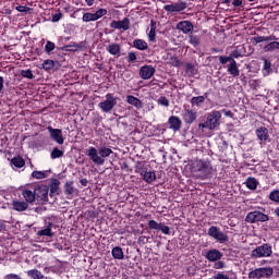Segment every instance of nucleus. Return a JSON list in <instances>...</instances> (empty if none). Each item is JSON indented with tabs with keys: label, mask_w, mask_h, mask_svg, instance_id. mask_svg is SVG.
Masks as SVG:
<instances>
[{
	"label": "nucleus",
	"mask_w": 279,
	"mask_h": 279,
	"mask_svg": "<svg viewBox=\"0 0 279 279\" xmlns=\"http://www.w3.org/2000/svg\"><path fill=\"white\" fill-rule=\"evenodd\" d=\"M126 104L130 106H134L137 110H141L143 108V101L132 95L126 96Z\"/></svg>",
	"instance_id": "20"
},
{
	"label": "nucleus",
	"mask_w": 279,
	"mask_h": 279,
	"mask_svg": "<svg viewBox=\"0 0 279 279\" xmlns=\"http://www.w3.org/2000/svg\"><path fill=\"white\" fill-rule=\"evenodd\" d=\"M12 165H14V167H16L17 169H21L23 167H25V160L22 157H14L11 160Z\"/></svg>",
	"instance_id": "36"
},
{
	"label": "nucleus",
	"mask_w": 279,
	"mask_h": 279,
	"mask_svg": "<svg viewBox=\"0 0 279 279\" xmlns=\"http://www.w3.org/2000/svg\"><path fill=\"white\" fill-rule=\"evenodd\" d=\"M226 58H227V62H230V64H232V62H236V61L234 60V57H232L231 53H230L229 57H226Z\"/></svg>",
	"instance_id": "62"
},
{
	"label": "nucleus",
	"mask_w": 279,
	"mask_h": 279,
	"mask_svg": "<svg viewBox=\"0 0 279 279\" xmlns=\"http://www.w3.org/2000/svg\"><path fill=\"white\" fill-rule=\"evenodd\" d=\"M245 184L246 189H250V191H256L258 187V181L254 178H247Z\"/></svg>",
	"instance_id": "30"
},
{
	"label": "nucleus",
	"mask_w": 279,
	"mask_h": 279,
	"mask_svg": "<svg viewBox=\"0 0 279 279\" xmlns=\"http://www.w3.org/2000/svg\"><path fill=\"white\" fill-rule=\"evenodd\" d=\"M148 228H149V230H159L160 223H158V221H156V220H149Z\"/></svg>",
	"instance_id": "48"
},
{
	"label": "nucleus",
	"mask_w": 279,
	"mask_h": 279,
	"mask_svg": "<svg viewBox=\"0 0 279 279\" xmlns=\"http://www.w3.org/2000/svg\"><path fill=\"white\" fill-rule=\"evenodd\" d=\"M207 234L208 236H211V239H215V241L218 243H228V241H230L228 234L223 233L219 227L211 226L208 229Z\"/></svg>",
	"instance_id": "4"
},
{
	"label": "nucleus",
	"mask_w": 279,
	"mask_h": 279,
	"mask_svg": "<svg viewBox=\"0 0 279 279\" xmlns=\"http://www.w3.org/2000/svg\"><path fill=\"white\" fill-rule=\"evenodd\" d=\"M226 267V262H221L220 259L214 264V269H223Z\"/></svg>",
	"instance_id": "50"
},
{
	"label": "nucleus",
	"mask_w": 279,
	"mask_h": 279,
	"mask_svg": "<svg viewBox=\"0 0 279 279\" xmlns=\"http://www.w3.org/2000/svg\"><path fill=\"white\" fill-rule=\"evenodd\" d=\"M199 130H210V124H208V120H206L204 123L198 124Z\"/></svg>",
	"instance_id": "54"
},
{
	"label": "nucleus",
	"mask_w": 279,
	"mask_h": 279,
	"mask_svg": "<svg viewBox=\"0 0 279 279\" xmlns=\"http://www.w3.org/2000/svg\"><path fill=\"white\" fill-rule=\"evenodd\" d=\"M221 112L225 114V117H229L230 119L234 117V113H232L230 110L222 109Z\"/></svg>",
	"instance_id": "57"
},
{
	"label": "nucleus",
	"mask_w": 279,
	"mask_h": 279,
	"mask_svg": "<svg viewBox=\"0 0 279 279\" xmlns=\"http://www.w3.org/2000/svg\"><path fill=\"white\" fill-rule=\"evenodd\" d=\"M232 5L233 8H243V0H233Z\"/></svg>",
	"instance_id": "55"
},
{
	"label": "nucleus",
	"mask_w": 279,
	"mask_h": 279,
	"mask_svg": "<svg viewBox=\"0 0 279 279\" xmlns=\"http://www.w3.org/2000/svg\"><path fill=\"white\" fill-rule=\"evenodd\" d=\"M15 10L17 12H29V10H32V8L25 7V5H19V7L15 8Z\"/></svg>",
	"instance_id": "52"
},
{
	"label": "nucleus",
	"mask_w": 279,
	"mask_h": 279,
	"mask_svg": "<svg viewBox=\"0 0 279 279\" xmlns=\"http://www.w3.org/2000/svg\"><path fill=\"white\" fill-rule=\"evenodd\" d=\"M206 120L210 130H219V125H221V111L213 110L207 114Z\"/></svg>",
	"instance_id": "6"
},
{
	"label": "nucleus",
	"mask_w": 279,
	"mask_h": 279,
	"mask_svg": "<svg viewBox=\"0 0 279 279\" xmlns=\"http://www.w3.org/2000/svg\"><path fill=\"white\" fill-rule=\"evenodd\" d=\"M76 49H86V41H81L80 44L74 45Z\"/></svg>",
	"instance_id": "60"
},
{
	"label": "nucleus",
	"mask_w": 279,
	"mask_h": 279,
	"mask_svg": "<svg viewBox=\"0 0 279 279\" xmlns=\"http://www.w3.org/2000/svg\"><path fill=\"white\" fill-rule=\"evenodd\" d=\"M192 172H194L196 178L206 180L213 173V165H210L209 160L196 159L192 163Z\"/></svg>",
	"instance_id": "2"
},
{
	"label": "nucleus",
	"mask_w": 279,
	"mask_h": 279,
	"mask_svg": "<svg viewBox=\"0 0 279 279\" xmlns=\"http://www.w3.org/2000/svg\"><path fill=\"white\" fill-rule=\"evenodd\" d=\"M110 27L112 29H123L124 32H128V29H130V19L124 17L121 21H112Z\"/></svg>",
	"instance_id": "15"
},
{
	"label": "nucleus",
	"mask_w": 279,
	"mask_h": 279,
	"mask_svg": "<svg viewBox=\"0 0 279 279\" xmlns=\"http://www.w3.org/2000/svg\"><path fill=\"white\" fill-rule=\"evenodd\" d=\"M199 43H201L199 36L193 35V34L190 35V44H192L193 47H199Z\"/></svg>",
	"instance_id": "42"
},
{
	"label": "nucleus",
	"mask_w": 279,
	"mask_h": 279,
	"mask_svg": "<svg viewBox=\"0 0 279 279\" xmlns=\"http://www.w3.org/2000/svg\"><path fill=\"white\" fill-rule=\"evenodd\" d=\"M171 64H172V66H180V60H178V58H175V57H172Z\"/></svg>",
	"instance_id": "59"
},
{
	"label": "nucleus",
	"mask_w": 279,
	"mask_h": 279,
	"mask_svg": "<svg viewBox=\"0 0 279 279\" xmlns=\"http://www.w3.org/2000/svg\"><path fill=\"white\" fill-rule=\"evenodd\" d=\"M141 175L147 184H151V182H156V172L154 171H142Z\"/></svg>",
	"instance_id": "22"
},
{
	"label": "nucleus",
	"mask_w": 279,
	"mask_h": 279,
	"mask_svg": "<svg viewBox=\"0 0 279 279\" xmlns=\"http://www.w3.org/2000/svg\"><path fill=\"white\" fill-rule=\"evenodd\" d=\"M182 119L184 123L191 125L192 123H195V121H197V112L193 111L189 107H184L182 111Z\"/></svg>",
	"instance_id": "11"
},
{
	"label": "nucleus",
	"mask_w": 279,
	"mask_h": 279,
	"mask_svg": "<svg viewBox=\"0 0 279 279\" xmlns=\"http://www.w3.org/2000/svg\"><path fill=\"white\" fill-rule=\"evenodd\" d=\"M64 193L65 195H73V193H75V187H73V181L65 183Z\"/></svg>",
	"instance_id": "40"
},
{
	"label": "nucleus",
	"mask_w": 279,
	"mask_h": 279,
	"mask_svg": "<svg viewBox=\"0 0 279 279\" xmlns=\"http://www.w3.org/2000/svg\"><path fill=\"white\" fill-rule=\"evenodd\" d=\"M21 75L27 80H34V72H32V70H22Z\"/></svg>",
	"instance_id": "46"
},
{
	"label": "nucleus",
	"mask_w": 279,
	"mask_h": 279,
	"mask_svg": "<svg viewBox=\"0 0 279 279\" xmlns=\"http://www.w3.org/2000/svg\"><path fill=\"white\" fill-rule=\"evenodd\" d=\"M50 197H56V195H60V181L58 179H53L50 183Z\"/></svg>",
	"instance_id": "19"
},
{
	"label": "nucleus",
	"mask_w": 279,
	"mask_h": 279,
	"mask_svg": "<svg viewBox=\"0 0 279 279\" xmlns=\"http://www.w3.org/2000/svg\"><path fill=\"white\" fill-rule=\"evenodd\" d=\"M177 29L182 32V34H191V32L194 29V26L190 21H182L177 24Z\"/></svg>",
	"instance_id": "16"
},
{
	"label": "nucleus",
	"mask_w": 279,
	"mask_h": 279,
	"mask_svg": "<svg viewBox=\"0 0 279 279\" xmlns=\"http://www.w3.org/2000/svg\"><path fill=\"white\" fill-rule=\"evenodd\" d=\"M112 154V149L108 146H100L98 148L89 147L86 150V156L90 158L94 165H98L99 167L104 166L106 163V158H110Z\"/></svg>",
	"instance_id": "1"
},
{
	"label": "nucleus",
	"mask_w": 279,
	"mask_h": 279,
	"mask_svg": "<svg viewBox=\"0 0 279 279\" xmlns=\"http://www.w3.org/2000/svg\"><path fill=\"white\" fill-rule=\"evenodd\" d=\"M274 254V250L270 244H263L254 248L251 253L252 258H269Z\"/></svg>",
	"instance_id": "3"
},
{
	"label": "nucleus",
	"mask_w": 279,
	"mask_h": 279,
	"mask_svg": "<svg viewBox=\"0 0 279 279\" xmlns=\"http://www.w3.org/2000/svg\"><path fill=\"white\" fill-rule=\"evenodd\" d=\"M56 66V62L53 60L47 59L43 62L41 69L45 71H51Z\"/></svg>",
	"instance_id": "38"
},
{
	"label": "nucleus",
	"mask_w": 279,
	"mask_h": 279,
	"mask_svg": "<svg viewBox=\"0 0 279 279\" xmlns=\"http://www.w3.org/2000/svg\"><path fill=\"white\" fill-rule=\"evenodd\" d=\"M106 49L110 56H121V45L119 44H110Z\"/></svg>",
	"instance_id": "24"
},
{
	"label": "nucleus",
	"mask_w": 279,
	"mask_h": 279,
	"mask_svg": "<svg viewBox=\"0 0 279 279\" xmlns=\"http://www.w3.org/2000/svg\"><path fill=\"white\" fill-rule=\"evenodd\" d=\"M53 49H56V44L53 41L48 40L45 46L46 53H48V54L51 53V51H53Z\"/></svg>",
	"instance_id": "45"
},
{
	"label": "nucleus",
	"mask_w": 279,
	"mask_h": 279,
	"mask_svg": "<svg viewBox=\"0 0 279 279\" xmlns=\"http://www.w3.org/2000/svg\"><path fill=\"white\" fill-rule=\"evenodd\" d=\"M231 56H232V58H235V59L236 58H243V53L239 49H235V50L231 51Z\"/></svg>",
	"instance_id": "51"
},
{
	"label": "nucleus",
	"mask_w": 279,
	"mask_h": 279,
	"mask_svg": "<svg viewBox=\"0 0 279 279\" xmlns=\"http://www.w3.org/2000/svg\"><path fill=\"white\" fill-rule=\"evenodd\" d=\"M159 106H163L165 108H169V99L167 97L162 96L158 100Z\"/></svg>",
	"instance_id": "49"
},
{
	"label": "nucleus",
	"mask_w": 279,
	"mask_h": 279,
	"mask_svg": "<svg viewBox=\"0 0 279 279\" xmlns=\"http://www.w3.org/2000/svg\"><path fill=\"white\" fill-rule=\"evenodd\" d=\"M27 276H29V278H34V279L45 278V275H43V272H40L39 270H36V269L28 270Z\"/></svg>",
	"instance_id": "37"
},
{
	"label": "nucleus",
	"mask_w": 279,
	"mask_h": 279,
	"mask_svg": "<svg viewBox=\"0 0 279 279\" xmlns=\"http://www.w3.org/2000/svg\"><path fill=\"white\" fill-rule=\"evenodd\" d=\"M128 58H129V62H136V53L130 52Z\"/></svg>",
	"instance_id": "58"
},
{
	"label": "nucleus",
	"mask_w": 279,
	"mask_h": 279,
	"mask_svg": "<svg viewBox=\"0 0 279 279\" xmlns=\"http://www.w3.org/2000/svg\"><path fill=\"white\" fill-rule=\"evenodd\" d=\"M189 8V4L184 1L174 2L171 4H166L163 7L165 12H169L170 14H173L174 12H184Z\"/></svg>",
	"instance_id": "9"
},
{
	"label": "nucleus",
	"mask_w": 279,
	"mask_h": 279,
	"mask_svg": "<svg viewBox=\"0 0 279 279\" xmlns=\"http://www.w3.org/2000/svg\"><path fill=\"white\" fill-rule=\"evenodd\" d=\"M22 195L26 204H34L36 202V189H34V192L32 190H23Z\"/></svg>",
	"instance_id": "18"
},
{
	"label": "nucleus",
	"mask_w": 279,
	"mask_h": 279,
	"mask_svg": "<svg viewBox=\"0 0 279 279\" xmlns=\"http://www.w3.org/2000/svg\"><path fill=\"white\" fill-rule=\"evenodd\" d=\"M256 136L259 141H269V130H267L265 126H262L256 130Z\"/></svg>",
	"instance_id": "23"
},
{
	"label": "nucleus",
	"mask_w": 279,
	"mask_h": 279,
	"mask_svg": "<svg viewBox=\"0 0 279 279\" xmlns=\"http://www.w3.org/2000/svg\"><path fill=\"white\" fill-rule=\"evenodd\" d=\"M206 97H208V94H205L204 96H196L192 97L191 104L192 106H197L198 108L206 101Z\"/></svg>",
	"instance_id": "29"
},
{
	"label": "nucleus",
	"mask_w": 279,
	"mask_h": 279,
	"mask_svg": "<svg viewBox=\"0 0 279 279\" xmlns=\"http://www.w3.org/2000/svg\"><path fill=\"white\" fill-rule=\"evenodd\" d=\"M205 258H207L209 263H217V260L223 258V253L217 248H211L206 252Z\"/></svg>",
	"instance_id": "13"
},
{
	"label": "nucleus",
	"mask_w": 279,
	"mask_h": 279,
	"mask_svg": "<svg viewBox=\"0 0 279 279\" xmlns=\"http://www.w3.org/2000/svg\"><path fill=\"white\" fill-rule=\"evenodd\" d=\"M245 221H247V223H258V221L265 222L269 221V216L260 211H251L247 214Z\"/></svg>",
	"instance_id": "8"
},
{
	"label": "nucleus",
	"mask_w": 279,
	"mask_h": 279,
	"mask_svg": "<svg viewBox=\"0 0 279 279\" xmlns=\"http://www.w3.org/2000/svg\"><path fill=\"white\" fill-rule=\"evenodd\" d=\"M156 73V69L151 65H143L140 69V77L142 80H151Z\"/></svg>",
	"instance_id": "14"
},
{
	"label": "nucleus",
	"mask_w": 279,
	"mask_h": 279,
	"mask_svg": "<svg viewBox=\"0 0 279 279\" xmlns=\"http://www.w3.org/2000/svg\"><path fill=\"white\" fill-rule=\"evenodd\" d=\"M35 197L37 202H47L49 199V187L47 185L35 186Z\"/></svg>",
	"instance_id": "10"
},
{
	"label": "nucleus",
	"mask_w": 279,
	"mask_h": 279,
	"mask_svg": "<svg viewBox=\"0 0 279 279\" xmlns=\"http://www.w3.org/2000/svg\"><path fill=\"white\" fill-rule=\"evenodd\" d=\"M269 199H271V202H275L276 204H279V190H274L272 192H270Z\"/></svg>",
	"instance_id": "44"
},
{
	"label": "nucleus",
	"mask_w": 279,
	"mask_h": 279,
	"mask_svg": "<svg viewBox=\"0 0 279 279\" xmlns=\"http://www.w3.org/2000/svg\"><path fill=\"white\" fill-rule=\"evenodd\" d=\"M62 19V13H56L54 15H52V23H58V21H60Z\"/></svg>",
	"instance_id": "56"
},
{
	"label": "nucleus",
	"mask_w": 279,
	"mask_h": 279,
	"mask_svg": "<svg viewBox=\"0 0 279 279\" xmlns=\"http://www.w3.org/2000/svg\"><path fill=\"white\" fill-rule=\"evenodd\" d=\"M12 206L13 210H16L17 213H24V210H27V208H29V204L21 201H13Z\"/></svg>",
	"instance_id": "21"
},
{
	"label": "nucleus",
	"mask_w": 279,
	"mask_h": 279,
	"mask_svg": "<svg viewBox=\"0 0 279 279\" xmlns=\"http://www.w3.org/2000/svg\"><path fill=\"white\" fill-rule=\"evenodd\" d=\"M50 138L54 141V143H58V145H64V137L62 136V130L60 129H53L52 126L47 128Z\"/></svg>",
	"instance_id": "12"
},
{
	"label": "nucleus",
	"mask_w": 279,
	"mask_h": 279,
	"mask_svg": "<svg viewBox=\"0 0 279 279\" xmlns=\"http://www.w3.org/2000/svg\"><path fill=\"white\" fill-rule=\"evenodd\" d=\"M105 97L106 99L98 104V108L108 113L117 106V97L113 94H107Z\"/></svg>",
	"instance_id": "5"
},
{
	"label": "nucleus",
	"mask_w": 279,
	"mask_h": 279,
	"mask_svg": "<svg viewBox=\"0 0 279 279\" xmlns=\"http://www.w3.org/2000/svg\"><path fill=\"white\" fill-rule=\"evenodd\" d=\"M271 40H278V38L274 35L253 37V43H255V45H258V43H269Z\"/></svg>",
	"instance_id": "26"
},
{
	"label": "nucleus",
	"mask_w": 279,
	"mask_h": 279,
	"mask_svg": "<svg viewBox=\"0 0 279 279\" xmlns=\"http://www.w3.org/2000/svg\"><path fill=\"white\" fill-rule=\"evenodd\" d=\"M279 49V41H271L268 45L264 46V51H276Z\"/></svg>",
	"instance_id": "39"
},
{
	"label": "nucleus",
	"mask_w": 279,
	"mask_h": 279,
	"mask_svg": "<svg viewBox=\"0 0 279 279\" xmlns=\"http://www.w3.org/2000/svg\"><path fill=\"white\" fill-rule=\"evenodd\" d=\"M168 124L170 130H173L174 132H180L182 128V120H180L178 116H172L169 118Z\"/></svg>",
	"instance_id": "17"
},
{
	"label": "nucleus",
	"mask_w": 279,
	"mask_h": 279,
	"mask_svg": "<svg viewBox=\"0 0 279 279\" xmlns=\"http://www.w3.org/2000/svg\"><path fill=\"white\" fill-rule=\"evenodd\" d=\"M85 3L90 8V5H95V0H85Z\"/></svg>",
	"instance_id": "63"
},
{
	"label": "nucleus",
	"mask_w": 279,
	"mask_h": 279,
	"mask_svg": "<svg viewBox=\"0 0 279 279\" xmlns=\"http://www.w3.org/2000/svg\"><path fill=\"white\" fill-rule=\"evenodd\" d=\"M133 47H135V49H138L140 51H146L149 46L147 45V41L143 39H135L133 41Z\"/></svg>",
	"instance_id": "27"
},
{
	"label": "nucleus",
	"mask_w": 279,
	"mask_h": 279,
	"mask_svg": "<svg viewBox=\"0 0 279 279\" xmlns=\"http://www.w3.org/2000/svg\"><path fill=\"white\" fill-rule=\"evenodd\" d=\"M219 62H220V64H228V59H227V57L220 56V57H219Z\"/></svg>",
	"instance_id": "61"
},
{
	"label": "nucleus",
	"mask_w": 279,
	"mask_h": 279,
	"mask_svg": "<svg viewBox=\"0 0 279 279\" xmlns=\"http://www.w3.org/2000/svg\"><path fill=\"white\" fill-rule=\"evenodd\" d=\"M111 254L117 260H123V248L116 246L112 248Z\"/></svg>",
	"instance_id": "32"
},
{
	"label": "nucleus",
	"mask_w": 279,
	"mask_h": 279,
	"mask_svg": "<svg viewBox=\"0 0 279 279\" xmlns=\"http://www.w3.org/2000/svg\"><path fill=\"white\" fill-rule=\"evenodd\" d=\"M228 73L230 75H232L233 77H239L241 72L239 71V68L236 66V61H232V63H230L228 65Z\"/></svg>",
	"instance_id": "28"
},
{
	"label": "nucleus",
	"mask_w": 279,
	"mask_h": 279,
	"mask_svg": "<svg viewBox=\"0 0 279 279\" xmlns=\"http://www.w3.org/2000/svg\"><path fill=\"white\" fill-rule=\"evenodd\" d=\"M148 40L154 43L156 40V22L153 20L150 21V31L148 33Z\"/></svg>",
	"instance_id": "33"
},
{
	"label": "nucleus",
	"mask_w": 279,
	"mask_h": 279,
	"mask_svg": "<svg viewBox=\"0 0 279 279\" xmlns=\"http://www.w3.org/2000/svg\"><path fill=\"white\" fill-rule=\"evenodd\" d=\"M263 75L264 77H267V75H270L271 73V62L268 61L267 59L263 58Z\"/></svg>",
	"instance_id": "31"
},
{
	"label": "nucleus",
	"mask_w": 279,
	"mask_h": 279,
	"mask_svg": "<svg viewBox=\"0 0 279 279\" xmlns=\"http://www.w3.org/2000/svg\"><path fill=\"white\" fill-rule=\"evenodd\" d=\"M214 279H230V277L223 272H218L214 276Z\"/></svg>",
	"instance_id": "53"
},
{
	"label": "nucleus",
	"mask_w": 279,
	"mask_h": 279,
	"mask_svg": "<svg viewBox=\"0 0 279 279\" xmlns=\"http://www.w3.org/2000/svg\"><path fill=\"white\" fill-rule=\"evenodd\" d=\"M8 279H21V277H19V275H10Z\"/></svg>",
	"instance_id": "64"
},
{
	"label": "nucleus",
	"mask_w": 279,
	"mask_h": 279,
	"mask_svg": "<svg viewBox=\"0 0 279 279\" xmlns=\"http://www.w3.org/2000/svg\"><path fill=\"white\" fill-rule=\"evenodd\" d=\"M52 228L53 223L49 222L45 229L37 231V236H53V233L51 232Z\"/></svg>",
	"instance_id": "25"
},
{
	"label": "nucleus",
	"mask_w": 279,
	"mask_h": 279,
	"mask_svg": "<svg viewBox=\"0 0 279 279\" xmlns=\"http://www.w3.org/2000/svg\"><path fill=\"white\" fill-rule=\"evenodd\" d=\"M106 14H108V10L106 9H99L94 13V16L96 19V21H99V19L106 16Z\"/></svg>",
	"instance_id": "43"
},
{
	"label": "nucleus",
	"mask_w": 279,
	"mask_h": 279,
	"mask_svg": "<svg viewBox=\"0 0 279 279\" xmlns=\"http://www.w3.org/2000/svg\"><path fill=\"white\" fill-rule=\"evenodd\" d=\"M62 156H64V150H61L58 147H54L50 154V158L52 160H56L57 158H62Z\"/></svg>",
	"instance_id": "35"
},
{
	"label": "nucleus",
	"mask_w": 279,
	"mask_h": 279,
	"mask_svg": "<svg viewBox=\"0 0 279 279\" xmlns=\"http://www.w3.org/2000/svg\"><path fill=\"white\" fill-rule=\"evenodd\" d=\"M271 276H274V268L271 267L256 268L248 274L251 279L270 278Z\"/></svg>",
	"instance_id": "7"
},
{
	"label": "nucleus",
	"mask_w": 279,
	"mask_h": 279,
	"mask_svg": "<svg viewBox=\"0 0 279 279\" xmlns=\"http://www.w3.org/2000/svg\"><path fill=\"white\" fill-rule=\"evenodd\" d=\"M49 171L45 170V171H38L35 170L32 172V178H34V180H45V178H47Z\"/></svg>",
	"instance_id": "34"
},
{
	"label": "nucleus",
	"mask_w": 279,
	"mask_h": 279,
	"mask_svg": "<svg viewBox=\"0 0 279 279\" xmlns=\"http://www.w3.org/2000/svg\"><path fill=\"white\" fill-rule=\"evenodd\" d=\"M158 230L162 232V234H171V229L162 222H160Z\"/></svg>",
	"instance_id": "47"
},
{
	"label": "nucleus",
	"mask_w": 279,
	"mask_h": 279,
	"mask_svg": "<svg viewBox=\"0 0 279 279\" xmlns=\"http://www.w3.org/2000/svg\"><path fill=\"white\" fill-rule=\"evenodd\" d=\"M83 23H90L97 21L95 17V13H84L82 17Z\"/></svg>",
	"instance_id": "41"
}]
</instances>
